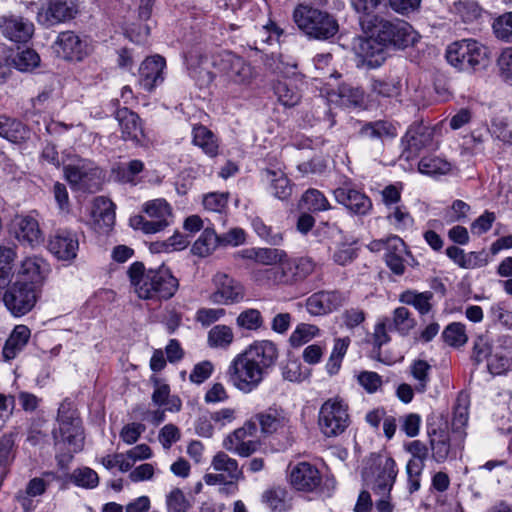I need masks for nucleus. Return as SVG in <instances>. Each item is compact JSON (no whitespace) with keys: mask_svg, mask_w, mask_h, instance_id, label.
<instances>
[{"mask_svg":"<svg viewBox=\"0 0 512 512\" xmlns=\"http://www.w3.org/2000/svg\"><path fill=\"white\" fill-rule=\"evenodd\" d=\"M278 348L271 340H257L236 354L225 370L229 385L243 394L257 390L276 364Z\"/></svg>","mask_w":512,"mask_h":512,"instance_id":"obj_1","label":"nucleus"},{"mask_svg":"<svg viewBox=\"0 0 512 512\" xmlns=\"http://www.w3.org/2000/svg\"><path fill=\"white\" fill-rule=\"evenodd\" d=\"M257 263L269 267L252 270L251 279L256 284L267 287L297 285L317 268L312 257H289L285 250L278 248H258Z\"/></svg>","mask_w":512,"mask_h":512,"instance_id":"obj_2","label":"nucleus"},{"mask_svg":"<svg viewBox=\"0 0 512 512\" xmlns=\"http://www.w3.org/2000/svg\"><path fill=\"white\" fill-rule=\"evenodd\" d=\"M58 427L53 430L57 449L56 460L61 469L68 468L74 454L84 447V430L73 402L64 400L57 415Z\"/></svg>","mask_w":512,"mask_h":512,"instance_id":"obj_3","label":"nucleus"},{"mask_svg":"<svg viewBox=\"0 0 512 512\" xmlns=\"http://www.w3.org/2000/svg\"><path fill=\"white\" fill-rule=\"evenodd\" d=\"M127 273L134 292L143 300H168L179 287L177 278L166 267L146 270L142 262H134Z\"/></svg>","mask_w":512,"mask_h":512,"instance_id":"obj_4","label":"nucleus"},{"mask_svg":"<svg viewBox=\"0 0 512 512\" xmlns=\"http://www.w3.org/2000/svg\"><path fill=\"white\" fill-rule=\"evenodd\" d=\"M293 20L299 30L314 39L327 40L335 36L339 30L333 16L308 4H299L295 7Z\"/></svg>","mask_w":512,"mask_h":512,"instance_id":"obj_5","label":"nucleus"},{"mask_svg":"<svg viewBox=\"0 0 512 512\" xmlns=\"http://www.w3.org/2000/svg\"><path fill=\"white\" fill-rule=\"evenodd\" d=\"M445 56L448 63L460 71H476L487 65L489 50L480 41L468 38L448 45Z\"/></svg>","mask_w":512,"mask_h":512,"instance_id":"obj_6","label":"nucleus"},{"mask_svg":"<svg viewBox=\"0 0 512 512\" xmlns=\"http://www.w3.org/2000/svg\"><path fill=\"white\" fill-rule=\"evenodd\" d=\"M398 474L395 460L386 454H372L362 477L375 495H389Z\"/></svg>","mask_w":512,"mask_h":512,"instance_id":"obj_7","label":"nucleus"},{"mask_svg":"<svg viewBox=\"0 0 512 512\" xmlns=\"http://www.w3.org/2000/svg\"><path fill=\"white\" fill-rule=\"evenodd\" d=\"M368 28L385 48H405L413 45L418 37L409 23L398 19L391 21L375 16Z\"/></svg>","mask_w":512,"mask_h":512,"instance_id":"obj_8","label":"nucleus"},{"mask_svg":"<svg viewBox=\"0 0 512 512\" xmlns=\"http://www.w3.org/2000/svg\"><path fill=\"white\" fill-rule=\"evenodd\" d=\"M142 212L147 217L138 215L131 218V225L145 234H155L163 231L172 223L173 209L164 198L146 201L142 205Z\"/></svg>","mask_w":512,"mask_h":512,"instance_id":"obj_9","label":"nucleus"},{"mask_svg":"<svg viewBox=\"0 0 512 512\" xmlns=\"http://www.w3.org/2000/svg\"><path fill=\"white\" fill-rule=\"evenodd\" d=\"M348 404L339 396L327 399L320 407L318 425L326 437L342 434L350 425Z\"/></svg>","mask_w":512,"mask_h":512,"instance_id":"obj_10","label":"nucleus"},{"mask_svg":"<svg viewBox=\"0 0 512 512\" xmlns=\"http://www.w3.org/2000/svg\"><path fill=\"white\" fill-rule=\"evenodd\" d=\"M215 64L229 85L247 88L256 78V71L250 62L232 52L217 54Z\"/></svg>","mask_w":512,"mask_h":512,"instance_id":"obj_11","label":"nucleus"},{"mask_svg":"<svg viewBox=\"0 0 512 512\" xmlns=\"http://www.w3.org/2000/svg\"><path fill=\"white\" fill-rule=\"evenodd\" d=\"M64 176L71 187L78 191L94 193L101 187V171L86 160L64 167Z\"/></svg>","mask_w":512,"mask_h":512,"instance_id":"obj_12","label":"nucleus"},{"mask_svg":"<svg viewBox=\"0 0 512 512\" xmlns=\"http://www.w3.org/2000/svg\"><path fill=\"white\" fill-rule=\"evenodd\" d=\"M3 302L13 316H23L30 312L37 302L36 288L17 280L5 291Z\"/></svg>","mask_w":512,"mask_h":512,"instance_id":"obj_13","label":"nucleus"},{"mask_svg":"<svg viewBox=\"0 0 512 512\" xmlns=\"http://www.w3.org/2000/svg\"><path fill=\"white\" fill-rule=\"evenodd\" d=\"M214 291L209 300L217 305H231L244 299L243 286L225 273H217L213 277Z\"/></svg>","mask_w":512,"mask_h":512,"instance_id":"obj_14","label":"nucleus"},{"mask_svg":"<svg viewBox=\"0 0 512 512\" xmlns=\"http://www.w3.org/2000/svg\"><path fill=\"white\" fill-rule=\"evenodd\" d=\"M405 450L411 455L406 465L408 490L414 493L420 489V480L428 458V447L420 440H413L405 444Z\"/></svg>","mask_w":512,"mask_h":512,"instance_id":"obj_15","label":"nucleus"},{"mask_svg":"<svg viewBox=\"0 0 512 512\" xmlns=\"http://www.w3.org/2000/svg\"><path fill=\"white\" fill-rule=\"evenodd\" d=\"M256 431V425L252 421L246 422L242 427L235 429L228 434L222 443L226 451L241 457H248L257 450V442L249 437Z\"/></svg>","mask_w":512,"mask_h":512,"instance_id":"obj_16","label":"nucleus"},{"mask_svg":"<svg viewBox=\"0 0 512 512\" xmlns=\"http://www.w3.org/2000/svg\"><path fill=\"white\" fill-rule=\"evenodd\" d=\"M354 50L359 59L358 66L367 68L380 67L387 57L385 46L373 33L370 37L359 38L354 45Z\"/></svg>","mask_w":512,"mask_h":512,"instance_id":"obj_17","label":"nucleus"},{"mask_svg":"<svg viewBox=\"0 0 512 512\" xmlns=\"http://www.w3.org/2000/svg\"><path fill=\"white\" fill-rule=\"evenodd\" d=\"M289 480L297 491L314 492L322 483V475L315 465L303 461L290 466Z\"/></svg>","mask_w":512,"mask_h":512,"instance_id":"obj_18","label":"nucleus"},{"mask_svg":"<svg viewBox=\"0 0 512 512\" xmlns=\"http://www.w3.org/2000/svg\"><path fill=\"white\" fill-rule=\"evenodd\" d=\"M263 434L289 432L292 427L290 413L281 406L272 405L255 415Z\"/></svg>","mask_w":512,"mask_h":512,"instance_id":"obj_19","label":"nucleus"},{"mask_svg":"<svg viewBox=\"0 0 512 512\" xmlns=\"http://www.w3.org/2000/svg\"><path fill=\"white\" fill-rule=\"evenodd\" d=\"M403 144L401 158L412 160L421 150L433 146V129L423 124L412 125L403 138Z\"/></svg>","mask_w":512,"mask_h":512,"instance_id":"obj_20","label":"nucleus"},{"mask_svg":"<svg viewBox=\"0 0 512 512\" xmlns=\"http://www.w3.org/2000/svg\"><path fill=\"white\" fill-rule=\"evenodd\" d=\"M0 30L10 41L25 43L33 36L34 24L21 15L9 13L0 17Z\"/></svg>","mask_w":512,"mask_h":512,"instance_id":"obj_21","label":"nucleus"},{"mask_svg":"<svg viewBox=\"0 0 512 512\" xmlns=\"http://www.w3.org/2000/svg\"><path fill=\"white\" fill-rule=\"evenodd\" d=\"M54 46L59 55L71 61H81L89 53L87 41L73 31L61 32Z\"/></svg>","mask_w":512,"mask_h":512,"instance_id":"obj_22","label":"nucleus"},{"mask_svg":"<svg viewBox=\"0 0 512 512\" xmlns=\"http://www.w3.org/2000/svg\"><path fill=\"white\" fill-rule=\"evenodd\" d=\"M75 14V5L71 0H49L47 6L38 11L37 20L45 26H53L72 19Z\"/></svg>","mask_w":512,"mask_h":512,"instance_id":"obj_23","label":"nucleus"},{"mask_svg":"<svg viewBox=\"0 0 512 512\" xmlns=\"http://www.w3.org/2000/svg\"><path fill=\"white\" fill-rule=\"evenodd\" d=\"M115 223V207L111 200L98 196L93 200L90 224L99 234L108 233Z\"/></svg>","mask_w":512,"mask_h":512,"instance_id":"obj_24","label":"nucleus"},{"mask_svg":"<svg viewBox=\"0 0 512 512\" xmlns=\"http://www.w3.org/2000/svg\"><path fill=\"white\" fill-rule=\"evenodd\" d=\"M346 302V296L338 291H320L306 300V309L313 316H321L337 310Z\"/></svg>","mask_w":512,"mask_h":512,"instance_id":"obj_25","label":"nucleus"},{"mask_svg":"<svg viewBox=\"0 0 512 512\" xmlns=\"http://www.w3.org/2000/svg\"><path fill=\"white\" fill-rule=\"evenodd\" d=\"M334 197L339 204L355 215H367L372 209L370 198L365 193L349 186L335 189Z\"/></svg>","mask_w":512,"mask_h":512,"instance_id":"obj_26","label":"nucleus"},{"mask_svg":"<svg viewBox=\"0 0 512 512\" xmlns=\"http://www.w3.org/2000/svg\"><path fill=\"white\" fill-rule=\"evenodd\" d=\"M78 249V236L70 230L57 231L49 242L50 252L63 261L73 260L77 256Z\"/></svg>","mask_w":512,"mask_h":512,"instance_id":"obj_27","label":"nucleus"},{"mask_svg":"<svg viewBox=\"0 0 512 512\" xmlns=\"http://www.w3.org/2000/svg\"><path fill=\"white\" fill-rule=\"evenodd\" d=\"M50 272L49 264L41 257L29 256L24 258L18 269L20 281L26 282L36 288L41 285Z\"/></svg>","mask_w":512,"mask_h":512,"instance_id":"obj_28","label":"nucleus"},{"mask_svg":"<svg viewBox=\"0 0 512 512\" xmlns=\"http://www.w3.org/2000/svg\"><path fill=\"white\" fill-rule=\"evenodd\" d=\"M165 59L160 55L147 57L139 68V83L147 91H152L164 81Z\"/></svg>","mask_w":512,"mask_h":512,"instance_id":"obj_29","label":"nucleus"},{"mask_svg":"<svg viewBox=\"0 0 512 512\" xmlns=\"http://www.w3.org/2000/svg\"><path fill=\"white\" fill-rule=\"evenodd\" d=\"M186 62L190 75L201 85H207L213 81L215 74L212 68H217L215 64L216 55L210 58L199 51H191L186 58Z\"/></svg>","mask_w":512,"mask_h":512,"instance_id":"obj_30","label":"nucleus"},{"mask_svg":"<svg viewBox=\"0 0 512 512\" xmlns=\"http://www.w3.org/2000/svg\"><path fill=\"white\" fill-rule=\"evenodd\" d=\"M115 117L119 123L122 138L139 143L144 136L139 116L128 108L123 107L116 111Z\"/></svg>","mask_w":512,"mask_h":512,"instance_id":"obj_31","label":"nucleus"},{"mask_svg":"<svg viewBox=\"0 0 512 512\" xmlns=\"http://www.w3.org/2000/svg\"><path fill=\"white\" fill-rule=\"evenodd\" d=\"M210 466L224 476L229 484H235L243 479V471L238 461L224 451H219L212 457Z\"/></svg>","mask_w":512,"mask_h":512,"instance_id":"obj_32","label":"nucleus"},{"mask_svg":"<svg viewBox=\"0 0 512 512\" xmlns=\"http://www.w3.org/2000/svg\"><path fill=\"white\" fill-rule=\"evenodd\" d=\"M192 143L208 157L214 158L219 154V138L204 125L193 126Z\"/></svg>","mask_w":512,"mask_h":512,"instance_id":"obj_33","label":"nucleus"},{"mask_svg":"<svg viewBox=\"0 0 512 512\" xmlns=\"http://www.w3.org/2000/svg\"><path fill=\"white\" fill-rule=\"evenodd\" d=\"M406 254V246L404 241L392 235L388 237L387 250L385 251V262L387 266L397 275L404 273V255Z\"/></svg>","mask_w":512,"mask_h":512,"instance_id":"obj_34","label":"nucleus"},{"mask_svg":"<svg viewBox=\"0 0 512 512\" xmlns=\"http://www.w3.org/2000/svg\"><path fill=\"white\" fill-rule=\"evenodd\" d=\"M30 336L31 331L26 325L15 326L2 350L4 360L10 361L16 358L27 345Z\"/></svg>","mask_w":512,"mask_h":512,"instance_id":"obj_35","label":"nucleus"},{"mask_svg":"<svg viewBox=\"0 0 512 512\" xmlns=\"http://www.w3.org/2000/svg\"><path fill=\"white\" fill-rule=\"evenodd\" d=\"M389 323V317H381L375 323L372 333L373 349L371 351L372 359L387 365H391L393 362L382 357L381 347L391 340Z\"/></svg>","mask_w":512,"mask_h":512,"instance_id":"obj_36","label":"nucleus"},{"mask_svg":"<svg viewBox=\"0 0 512 512\" xmlns=\"http://www.w3.org/2000/svg\"><path fill=\"white\" fill-rule=\"evenodd\" d=\"M263 178L269 183L271 194L279 200H287L292 194L290 180L281 170L266 169Z\"/></svg>","mask_w":512,"mask_h":512,"instance_id":"obj_37","label":"nucleus"},{"mask_svg":"<svg viewBox=\"0 0 512 512\" xmlns=\"http://www.w3.org/2000/svg\"><path fill=\"white\" fill-rule=\"evenodd\" d=\"M274 92L278 101L285 107L296 106L302 97L297 80L291 78L279 80L274 86Z\"/></svg>","mask_w":512,"mask_h":512,"instance_id":"obj_38","label":"nucleus"},{"mask_svg":"<svg viewBox=\"0 0 512 512\" xmlns=\"http://www.w3.org/2000/svg\"><path fill=\"white\" fill-rule=\"evenodd\" d=\"M451 13L463 23L479 21L484 10L476 0H458L451 7Z\"/></svg>","mask_w":512,"mask_h":512,"instance_id":"obj_39","label":"nucleus"},{"mask_svg":"<svg viewBox=\"0 0 512 512\" xmlns=\"http://www.w3.org/2000/svg\"><path fill=\"white\" fill-rule=\"evenodd\" d=\"M433 297L434 294L431 291L418 292L408 289L399 295V301L414 307L420 315H426L432 310Z\"/></svg>","mask_w":512,"mask_h":512,"instance_id":"obj_40","label":"nucleus"},{"mask_svg":"<svg viewBox=\"0 0 512 512\" xmlns=\"http://www.w3.org/2000/svg\"><path fill=\"white\" fill-rule=\"evenodd\" d=\"M16 238L22 243L35 246L41 241V231L36 219L30 216L21 217L17 221Z\"/></svg>","mask_w":512,"mask_h":512,"instance_id":"obj_41","label":"nucleus"},{"mask_svg":"<svg viewBox=\"0 0 512 512\" xmlns=\"http://www.w3.org/2000/svg\"><path fill=\"white\" fill-rule=\"evenodd\" d=\"M0 137L18 144L29 138V131L20 121L0 116Z\"/></svg>","mask_w":512,"mask_h":512,"instance_id":"obj_42","label":"nucleus"},{"mask_svg":"<svg viewBox=\"0 0 512 512\" xmlns=\"http://www.w3.org/2000/svg\"><path fill=\"white\" fill-rule=\"evenodd\" d=\"M432 457L437 463L445 462L451 452L450 436L444 430H433L429 434Z\"/></svg>","mask_w":512,"mask_h":512,"instance_id":"obj_43","label":"nucleus"},{"mask_svg":"<svg viewBox=\"0 0 512 512\" xmlns=\"http://www.w3.org/2000/svg\"><path fill=\"white\" fill-rule=\"evenodd\" d=\"M220 246L219 235L213 228H205L192 246V253L200 257L211 255Z\"/></svg>","mask_w":512,"mask_h":512,"instance_id":"obj_44","label":"nucleus"},{"mask_svg":"<svg viewBox=\"0 0 512 512\" xmlns=\"http://www.w3.org/2000/svg\"><path fill=\"white\" fill-rule=\"evenodd\" d=\"M451 168V164L446 159L436 155L422 157L418 163L419 172L431 177L446 175Z\"/></svg>","mask_w":512,"mask_h":512,"instance_id":"obj_45","label":"nucleus"},{"mask_svg":"<svg viewBox=\"0 0 512 512\" xmlns=\"http://www.w3.org/2000/svg\"><path fill=\"white\" fill-rule=\"evenodd\" d=\"M17 251L14 247L0 245V289L11 282Z\"/></svg>","mask_w":512,"mask_h":512,"instance_id":"obj_46","label":"nucleus"},{"mask_svg":"<svg viewBox=\"0 0 512 512\" xmlns=\"http://www.w3.org/2000/svg\"><path fill=\"white\" fill-rule=\"evenodd\" d=\"M390 330L397 331L400 335L406 336L416 326L415 319L411 316L406 307H397L389 317Z\"/></svg>","mask_w":512,"mask_h":512,"instance_id":"obj_47","label":"nucleus"},{"mask_svg":"<svg viewBox=\"0 0 512 512\" xmlns=\"http://www.w3.org/2000/svg\"><path fill=\"white\" fill-rule=\"evenodd\" d=\"M402 83L398 77L374 79L371 82V90L374 94L384 98H395L401 93Z\"/></svg>","mask_w":512,"mask_h":512,"instance_id":"obj_48","label":"nucleus"},{"mask_svg":"<svg viewBox=\"0 0 512 512\" xmlns=\"http://www.w3.org/2000/svg\"><path fill=\"white\" fill-rule=\"evenodd\" d=\"M469 397L465 393H460L453 407L452 429L454 432H462L467 426L469 419Z\"/></svg>","mask_w":512,"mask_h":512,"instance_id":"obj_49","label":"nucleus"},{"mask_svg":"<svg viewBox=\"0 0 512 512\" xmlns=\"http://www.w3.org/2000/svg\"><path fill=\"white\" fill-rule=\"evenodd\" d=\"M233 341V330L227 325H215L208 332L207 343L211 348L227 349L233 343Z\"/></svg>","mask_w":512,"mask_h":512,"instance_id":"obj_50","label":"nucleus"},{"mask_svg":"<svg viewBox=\"0 0 512 512\" xmlns=\"http://www.w3.org/2000/svg\"><path fill=\"white\" fill-rule=\"evenodd\" d=\"M432 366L423 359H416L410 365V374L415 383V391L418 393H424L427 390L430 382V373Z\"/></svg>","mask_w":512,"mask_h":512,"instance_id":"obj_51","label":"nucleus"},{"mask_svg":"<svg viewBox=\"0 0 512 512\" xmlns=\"http://www.w3.org/2000/svg\"><path fill=\"white\" fill-rule=\"evenodd\" d=\"M361 134L370 139L394 138L397 135L396 127L389 121L379 120L366 124Z\"/></svg>","mask_w":512,"mask_h":512,"instance_id":"obj_52","label":"nucleus"},{"mask_svg":"<svg viewBox=\"0 0 512 512\" xmlns=\"http://www.w3.org/2000/svg\"><path fill=\"white\" fill-rule=\"evenodd\" d=\"M388 210L386 219L396 231H404L413 226L414 219L404 205L393 206Z\"/></svg>","mask_w":512,"mask_h":512,"instance_id":"obj_53","label":"nucleus"},{"mask_svg":"<svg viewBox=\"0 0 512 512\" xmlns=\"http://www.w3.org/2000/svg\"><path fill=\"white\" fill-rule=\"evenodd\" d=\"M262 501L272 512H285L289 508L288 493L281 487L265 491L262 495Z\"/></svg>","mask_w":512,"mask_h":512,"instance_id":"obj_54","label":"nucleus"},{"mask_svg":"<svg viewBox=\"0 0 512 512\" xmlns=\"http://www.w3.org/2000/svg\"><path fill=\"white\" fill-rule=\"evenodd\" d=\"M446 254L461 268L474 269L481 266L479 255L475 252L465 253L457 246H450L446 249Z\"/></svg>","mask_w":512,"mask_h":512,"instance_id":"obj_55","label":"nucleus"},{"mask_svg":"<svg viewBox=\"0 0 512 512\" xmlns=\"http://www.w3.org/2000/svg\"><path fill=\"white\" fill-rule=\"evenodd\" d=\"M319 328L312 324H298L289 337V343L292 347L298 348L319 335Z\"/></svg>","mask_w":512,"mask_h":512,"instance_id":"obj_56","label":"nucleus"},{"mask_svg":"<svg viewBox=\"0 0 512 512\" xmlns=\"http://www.w3.org/2000/svg\"><path fill=\"white\" fill-rule=\"evenodd\" d=\"M69 480L78 487L93 489L98 486V474L89 467H81L73 470L69 475Z\"/></svg>","mask_w":512,"mask_h":512,"instance_id":"obj_57","label":"nucleus"},{"mask_svg":"<svg viewBox=\"0 0 512 512\" xmlns=\"http://www.w3.org/2000/svg\"><path fill=\"white\" fill-rule=\"evenodd\" d=\"M264 319L258 309L243 310L236 318V325L244 330L257 331L263 327Z\"/></svg>","mask_w":512,"mask_h":512,"instance_id":"obj_58","label":"nucleus"},{"mask_svg":"<svg viewBox=\"0 0 512 512\" xmlns=\"http://www.w3.org/2000/svg\"><path fill=\"white\" fill-rule=\"evenodd\" d=\"M282 377L290 382L301 383L310 377V370L303 367L297 359L288 360L281 367Z\"/></svg>","mask_w":512,"mask_h":512,"instance_id":"obj_59","label":"nucleus"},{"mask_svg":"<svg viewBox=\"0 0 512 512\" xmlns=\"http://www.w3.org/2000/svg\"><path fill=\"white\" fill-rule=\"evenodd\" d=\"M444 341L452 347H460L467 343L468 336L463 323L453 322L446 326L442 333Z\"/></svg>","mask_w":512,"mask_h":512,"instance_id":"obj_60","label":"nucleus"},{"mask_svg":"<svg viewBox=\"0 0 512 512\" xmlns=\"http://www.w3.org/2000/svg\"><path fill=\"white\" fill-rule=\"evenodd\" d=\"M254 232L266 243L270 245H280L283 241L281 232L274 230L271 226L264 223L259 217H255L251 222Z\"/></svg>","mask_w":512,"mask_h":512,"instance_id":"obj_61","label":"nucleus"},{"mask_svg":"<svg viewBox=\"0 0 512 512\" xmlns=\"http://www.w3.org/2000/svg\"><path fill=\"white\" fill-rule=\"evenodd\" d=\"M302 205L310 211L319 212L330 209V204L324 194L317 189H308L301 198Z\"/></svg>","mask_w":512,"mask_h":512,"instance_id":"obj_62","label":"nucleus"},{"mask_svg":"<svg viewBox=\"0 0 512 512\" xmlns=\"http://www.w3.org/2000/svg\"><path fill=\"white\" fill-rule=\"evenodd\" d=\"M15 68L21 72H30L40 64L39 55L32 49L19 51L12 59Z\"/></svg>","mask_w":512,"mask_h":512,"instance_id":"obj_63","label":"nucleus"},{"mask_svg":"<svg viewBox=\"0 0 512 512\" xmlns=\"http://www.w3.org/2000/svg\"><path fill=\"white\" fill-rule=\"evenodd\" d=\"M492 29L496 38L512 43V11L497 17L493 21Z\"/></svg>","mask_w":512,"mask_h":512,"instance_id":"obj_64","label":"nucleus"}]
</instances>
